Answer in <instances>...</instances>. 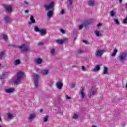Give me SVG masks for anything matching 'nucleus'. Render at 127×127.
Returning <instances> with one entry per match:
<instances>
[{
    "instance_id": "nucleus-1",
    "label": "nucleus",
    "mask_w": 127,
    "mask_h": 127,
    "mask_svg": "<svg viewBox=\"0 0 127 127\" xmlns=\"http://www.w3.org/2000/svg\"><path fill=\"white\" fill-rule=\"evenodd\" d=\"M3 7L6 12L11 13V11H12V7L11 5L8 6L7 5L4 4L3 5Z\"/></svg>"
},
{
    "instance_id": "nucleus-2",
    "label": "nucleus",
    "mask_w": 127,
    "mask_h": 127,
    "mask_svg": "<svg viewBox=\"0 0 127 127\" xmlns=\"http://www.w3.org/2000/svg\"><path fill=\"white\" fill-rule=\"evenodd\" d=\"M33 77L35 86L36 88H38V79H39V75L37 74H34Z\"/></svg>"
},
{
    "instance_id": "nucleus-3",
    "label": "nucleus",
    "mask_w": 127,
    "mask_h": 127,
    "mask_svg": "<svg viewBox=\"0 0 127 127\" xmlns=\"http://www.w3.org/2000/svg\"><path fill=\"white\" fill-rule=\"evenodd\" d=\"M127 57V54L126 53H124L119 58L120 61H124L126 58Z\"/></svg>"
},
{
    "instance_id": "nucleus-4",
    "label": "nucleus",
    "mask_w": 127,
    "mask_h": 127,
    "mask_svg": "<svg viewBox=\"0 0 127 127\" xmlns=\"http://www.w3.org/2000/svg\"><path fill=\"white\" fill-rule=\"evenodd\" d=\"M56 87L57 89H59V90H61L63 87V83H62L61 81H58L56 83Z\"/></svg>"
},
{
    "instance_id": "nucleus-5",
    "label": "nucleus",
    "mask_w": 127,
    "mask_h": 127,
    "mask_svg": "<svg viewBox=\"0 0 127 127\" xmlns=\"http://www.w3.org/2000/svg\"><path fill=\"white\" fill-rule=\"evenodd\" d=\"M19 48L22 49V51H28L29 50V48L26 47L25 44H23L19 46Z\"/></svg>"
},
{
    "instance_id": "nucleus-6",
    "label": "nucleus",
    "mask_w": 127,
    "mask_h": 127,
    "mask_svg": "<svg viewBox=\"0 0 127 127\" xmlns=\"http://www.w3.org/2000/svg\"><path fill=\"white\" fill-rule=\"evenodd\" d=\"M80 96L81 99H85L86 94H85V88L84 87L80 89Z\"/></svg>"
},
{
    "instance_id": "nucleus-7",
    "label": "nucleus",
    "mask_w": 127,
    "mask_h": 127,
    "mask_svg": "<svg viewBox=\"0 0 127 127\" xmlns=\"http://www.w3.org/2000/svg\"><path fill=\"white\" fill-rule=\"evenodd\" d=\"M54 6L53 2H51L49 5H45L44 7L46 8V10H48V9H50L52 8Z\"/></svg>"
},
{
    "instance_id": "nucleus-8",
    "label": "nucleus",
    "mask_w": 127,
    "mask_h": 127,
    "mask_svg": "<svg viewBox=\"0 0 127 127\" xmlns=\"http://www.w3.org/2000/svg\"><path fill=\"white\" fill-rule=\"evenodd\" d=\"M104 53V51L102 50H98L95 52L96 56H98V57H101L102 55Z\"/></svg>"
},
{
    "instance_id": "nucleus-9",
    "label": "nucleus",
    "mask_w": 127,
    "mask_h": 127,
    "mask_svg": "<svg viewBox=\"0 0 127 127\" xmlns=\"http://www.w3.org/2000/svg\"><path fill=\"white\" fill-rule=\"evenodd\" d=\"M30 20L31 21L28 22V25H30L31 24H32V23H35V22H36L35 19H34V17H33V16H30Z\"/></svg>"
},
{
    "instance_id": "nucleus-10",
    "label": "nucleus",
    "mask_w": 127,
    "mask_h": 127,
    "mask_svg": "<svg viewBox=\"0 0 127 127\" xmlns=\"http://www.w3.org/2000/svg\"><path fill=\"white\" fill-rule=\"evenodd\" d=\"M97 94V90H91V92L88 93L89 98H91L92 96H95Z\"/></svg>"
},
{
    "instance_id": "nucleus-11",
    "label": "nucleus",
    "mask_w": 127,
    "mask_h": 127,
    "mask_svg": "<svg viewBox=\"0 0 127 127\" xmlns=\"http://www.w3.org/2000/svg\"><path fill=\"white\" fill-rule=\"evenodd\" d=\"M14 91H15L14 88H8L5 90V92L7 94H11V93H13Z\"/></svg>"
},
{
    "instance_id": "nucleus-12",
    "label": "nucleus",
    "mask_w": 127,
    "mask_h": 127,
    "mask_svg": "<svg viewBox=\"0 0 127 127\" xmlns=\"http://www.w3.org/2000/svg\"><path fill=\"white\" fill-rule=\"evenodd\" d=\"M67 41L66 39H62V40H57L56 41L59 43V44H63L64 42H66Z\"/></svg>"
},
{
    "instance_id": "nucleus-13",
    "label": "nucleus",
    "mask_w": 127,
    "mask_h": 127,
    "mask_svg": "<svg viewBox=\"0 0 127 127\" xmlns=\"http://www.w3.org/2000/svg\"><path fill=\"white\" fill-rule=\"evenodd\" d=\"M40 34L41 35H45L46 34V30L45 29H40Z\"/></svg>"
},
{
    "instance_id": "nucleus-14",
    "label": "nucleus",
    "mask_w": 127,
    "mask_h": 127,
    "mask_svg": "<svg viewBox=\"0 0 127 127\" xmlns=\"http://www.w3.org/2000/svg\"><path fill=\"white\" fill-rule=\"evenodd\" d=\"M7 77V73H5L0 76V80H4V79H6Z\"/></svg>"
},
{
    "instance_id": "nucleus-15",
    "label": "nucleus",
    "mask_w": 127,
    "mask_h": 127,
    "mask_svg": "<svg viewBox=\"0 0 127 127\" xmlns=\"http://www.w3.org/2000/svg\"><path fill=\"white\" fill-rule=\"evenodd\" d=\"M95 1L94 0H90L88 1V5L89 6H94L95 5Z\"/></svg>"
},
{
    "instance_id": "nucleus-16",
    "label": "nucleus",
    "mask_w": 127,
    "mask_h": 127,
    "mask_svg": "<svg viewBox=\"0 0 127 127\" xmlns=\"http://www.w3.org/2000/svg\"><path fill=\"white\" fill-rule=\"evenodd\" d=\"M101 70V67H100V65H97L93 70V72H98V71H100Z\"/></svg>"
},
{
    "instance_id": "nucleus-17",
    "label": "nucleus",
    "mask_w": 127,
    "mask_h": 127,
    "mask_svg": "<svg viewBox=\"0 0 127 127\" xmlns=\"http://www.w3.org/2000/svg\"><path fill=\"white\" fill-rule=\"evenodd\" d=\"M53 15V11L50 10L47 13L48 17H49V18H50V17H52Z\"/></svg>"
},
{
    "instance_id": "nucleus-18",
    "label": "nucleus",
    "mask_w": 127,
    "mask_h": 127,
    "mask_svg": "<svg viewBox=\"0 0 127 127\" xmlns=\"http://www.w3.org/2000/svg\"><path fill=\"white\" fill-rule=\"evenodd\" d=\"M22 77H23V72H18V74H17V78H18V79H19L20 80H21V78H22Z\"/></svg>"
},
{
    "instance_id": "nucleus-19",
    "label": "nucleus",
    "mask_w": 127,
    "mask_h": 127,
    "mask_svg": "<svg viewBox=\"0 0 127 127\" xmlns=\"http://www.w3.org/2000/svg\"><path fill=\"white\" fill-rule=\"evenodd\" d=\"M4 20L7 23L10 22V18L8 16H5L4 18Z\"/></svg>"
},
{
    "instance_id": "nucleus-20",
    "label": "nucleus",
    "mask_w": 127,
    "mask_h": 127,
    "mask_svg": "<svg viewBox=\"0 0 127 127\" xmlns=\"http://www.w3.org/2000/svg\"><path fill=\"white\" fill-rule=\"evenodd\" d=\"M117 52H118V50L117 49H115L113 50L112 52L111 56L112 57H114V56H116V54H117Z\"/></svg>"
},
{
    "instance_id": "nucleus-21",
    "label": "nucleus",
    "mask_w": 127,
    "mask_h": 127,
    "mask_svg": "<svg viewBox=\"0 0 127 127\" xmlns=\"http://www.w3.org/2000/svg\"><path fill=\"white\" fill-rule=\"evenodd\" d=\"M41 74L43 76L48 74V70H43L41 71Z\"/></svg>"
},
{
    "instance_id": "nucleus-22",
    "label": "nucleus",
    "mask_w": 127,
    "mask_h": 127,
    "mask_svg": "<svg viewBox=\"0 0 127 127\" xmlns=\"http://www.w3.org/2000/svg\"><path fill=\"white\" fill-rule=\"evenodd\" d=\"M13 84L17 85L19 83H20V79L17 77V79L13 81Z\"/></svg>"
},
{
    "instance_id": "nucleus-23",
    "label": "nucleus",
    "mask_w": 127,
    "mask_h": 127,
    "mask_svg": "<svg viewBox=\"0 0 127 127\" xmlns=\"http://www.w3.org/2000/svg\"><path fill=\"white\" fill-rule=\"evenodd\" d=\"M7 118L9 120H11L12 119V118H13V115L11 113H7Z\"/></svg>"
},
{
    "instance_id": "nucleus-24",
    "label": "nucleus",
    "mask_w": 127,
    "mask_h": 127,
    "mask_svg": "<svg viewBox=\"0 0 127 127\" xmlns=\"http://www.w3.org/2000/svg\"><path fill=\"white\" fill-rule=\"evenodd\" d=\"M36 62L38 64H41V63H42V59H41L40 58L36 59Z\"/></svg>"
},
{
    "instance_id": "nucleus-25",
    "label": "nucleus",
    "mask_w": 127,
    "mask_h": 127,
    "mask_svg": "<svg viewBox=\"0 0 127 127\" xmlns=\"http://www.w3.org/2000/svg\"><path fill=\"white\" fill-rule=\"evenodd\" d=\"M110 14V16H111V17H114V16H115V15L116 14V12H115V11L114 10H112L109 12Z\"/></svg>"
},
{
    "instance_id": "nucleus-26",
    "label": "nucleus",
    "mask_w": 127,
    "mask_h": 127,
    "mask_svg": "<svg viewBox=\"0 0 127 127\" xmlns=\"http://www.w3.org/2000/svg\"><path fill=\"white\" fill-rule=\"evenodd\" d=\"M103 74L104 75H106V74H108V68L106 66H104V67Z\"/></svg>"
},
{
    "instance_id": "nucleus-27",
    "label": "nucleus",
    "mask_w": 127,
    "mask_h": 127,
    "mask_svg": "<svg viewBox=\"0 0 127 127\" xmlns=\"http://www.w3.org/2000/svg\"><path fill=\"white\" fill-rule=\"evenodd\" d=\"M20 64V60H16L14 62V65L15 66H17V65H19Z\"/></svg>"
},
{
    "instance_id": "nucleus-28",
    "label": "nucleus",
    "mask_w": 127,
    "mask_h": 127,
    "mask_svg": "<svg viewBox=\"0 0 127 127\" xmlns=\"http://www.w3.org/2000/svg\"><path fill=\"white\" fill-rule=\"evenodd\" d=\"M35 118V115L34 114L30 115V116L28 118L29 120H32Z\"/></svg>"
},
{
    "instance_id": "nucleus-29",
    "label": "nucleus",
    "mask_w": 127,
    "mask_h": 127,
    "mask_svg": "<svg viewBox=\"0 0 127 127\" xmlns=\"http://www.w3.org/2000/svg\"><path fill=\"white\" fill-rule=\"evenodd\" d=\"M95 33L96 36H98V37L102 35V34H100V31L98 30L95 31Z\"/></svg>"
},
{
    "instance_id": "nucleus-30",
    "label": "nucleus",
    "mask_w": 127,
    "mask_h": 127,
    "mask_svg": "<svg viewBox=\"0 0 127 127\" xmlns=\"http://www.w3.org/2000/svg\"><path fill=\"white\" fill-rule=\"evenodd\" d=\"M34 31H35L36 32H40V29H39V28H38V27L37 26L34 27Z\"/></svg>"
},
{
    "instance_id": "nucleus-31",
    "label": "nucleus",
    "mask_w": 127,
    "mask_h": 127,
    "mask_svg": "<svg viewBox=\"0 0 127 127\" xmlns=\"http://www.w3.org/2000/svg\"><path fill=\"white\" fill-rule=\"evenodd\" d=\"M4 53L5 52L3 51H2L0 53V59H2V57L4 56Z\"/></svg>"
},
{
    "instance_id": "nucleus-32",
    "label": "nucleus",
    "mask_w": 127,
    "mask_h": 127,
    "mask_svg": "<svg viewBox=\"0 0 127 127\" xmlns=\"http://www.w3.org/2000/svg\"><path fill=\"white\" fill-rule=\"evenodd\" d=\"M114 21L115 23H116V24H117V25H120V21H119V20H118L117 19H114Z\"/></svg>"
},
{
    "instance_id": "nucleus-33",
    "label": "nucleus",
    "mask_w": 127,
    "mask_h": 127,
    "mask_svg": "<svg viewBox=\"0 0 127 127\" xmlns=\"http://www.w3.org/2000/svg\"><path fill=\"white\" fill-rule=\"evenodd\" d=\"M60 32L63 34H65V33H66V31L63 29H60Z\"/></svg>"
},
{
    "instance_id": "nucleus-34",
    "label": "nucleus",
    "mask_w": 127,
    "mask_h": 127,
    "mask_svg": "<svg viewBox=\"0 0 127 127\" xmlns=\"http://www.w3.org/2000/svg\"><path fill=\"white\" fill-rule=\"evenodd\" d=\"M2 36H3V38L4 39H5V40L6 41H7V39H8V38H7V36L6 35H5V34H3V35H2Z\"/></svg>"
},
{
    "instance_id": "nucleus-35",
    "label": "nucleus",
    "mask_w": 127,
    "mask_h": 127,
    "mask_svg": "<svg viewBox=\"0 0 127 127\" xmlns=\"http://www.w3.org/2000/svg\"><path fill=\"white\" fill-rule=\"evenodd\" d=\"M48 121V115H47L46 117H44V122H46Z\"/></svg>"
},
{
    "instance_id": "nucleus-36",
    "label": "nucleus",
    "mask_w": 127,
    "mask_h": 127,
    "mask_svg": "<svg viewBox=\"0 0 127 127\" xmlns=\"http://www.w3.org/2000/svg\"><path fill=\"white\" fill-rule=\"evenodd\" d=\"M55 53V50L54 49H52L51 50V54L52 55H54V54Z\"/></svg>"
},
{
    "instance_id": "nucleus-37",
    "label": "nucleus",
    "mask_w": 127,
    "mask_h": 127,
    "mask_svg": "<svg viewBox=\"0 0 127 127\" xmlns=\"http://www.w3.org/2000/svg\"><path fill=\"white\" fill-rule=\"evenodd\" d=\"M78 118H79V115H78V114H76L74 115L73 117V118L74 119H78Z\"/></svg>"
},
{
    "instance_id": "nucleus-38",
    "label": "nucleus",
    "mask_w": 127,
    "mask_h": 127,
    "mask_svg": "<svg viewBox=\"0 0 127 127\" xmlns=\"http://www.w3.org/2000/svg\"><path fill=\"white\" fill-rule=\"evenodd\" d=\"M9 46H10L11 47H17V46L11 44H9Z\"/></svg>"
},
{
    "instance_id": "nucleus-39",
    "label": "nucleus",
    "mask_w": 127,
    "mask_h": 127,
    "mask_svg": "<svg viewBox=\"0 0 127 127\" xmlns=\"http://www.w3.org/2000/svg\"><path fill=\"white\" fill-rule=\"evenodd\" d=\"M83 27H84V25H80L78 26V28H79V29H80V30L82 29Z\"/></svg>"
},
{
    "instance_id": "nucleus-40",
    "label": "nucleus",
    "mask_w": 127,
    "mask_h": 127,
    "mask_svg": "<svg viewBox=\"0 0 127 127\" xmlns=\"http://www.w3.org/2000/svg\"><path fill=\"white\" fill-rule=\"evenodd\" d=\"M77 53L78 54H81V53H83V51H82V50H78Z\"/></svg>"
},
{
    "instance_id": "nucleus-41",
    "label": "nucleus",
    "mask_w": 127,
    "mask_h": 127,
    "mask_svg": "<svg viewBox=\"0 0 127 127\" xmlns=\"http://www.w3.org/2000/svg\"><path fill=\"white\" fill-rule=\"evenodd\" d=\"M127 23V17L124 19L123 23Z\"/></svg>"
},
{
    "instance_id": "nucleus-42",
    "label": "nucleus",
    "mask_w": 127,
    "mask_h": 127,
    "mask_svg": "<svg viewBox=\"0 0 127 127\" xmlns=\"http://www.w3.org/2000/svg\"><path fill=\"white\" fill-rule=\"evenodd\" d=\"M75 86H76V83H72V84H71V87L72 88H75Z\"/></svg>"
},
{
    "instance_id": "nucleus-43",
    "label": "nucleus",
    "mask_w": 127,
    "mask_h": 127,
    "mask_svg": "<svg viewBox=\"0 0 127 127\" xmlns=\"http://www.w3.org/2000/svg\"><path fill=\"white\" fill-rule=\"evenodd\" d=\"M64 13H65V10H64V9H62V11H61V14L63 15L64 14Z\"/></svg>"
},
{
    "instance_id": "nucleus-44",
    "label": "nucleus",
    "mask_w": 127,
    "mask_h": 127,
    "mask_svg": "<svg viewBox=\"0 0 127 127\" xmlns=\"http://www.w3.org/2000/svg\"><path fill=\"white\" fill-rule=\"evenodd\" d=\"M68 0L70 5H72V4H73V0Z\"/></svg>"
},
{
    "instance_id": "nucleus-45",
    "label": "nucleus",
    "mask_w": 127,
    "mask_h": 127,
    "mask_svg": "<svg viewBox=\"0 0 127 127\" xmlns=\"http://www.w3.org/2000/svg\"><path fill=\"white\" fill-rule=\"evenodd\" d=\"M66 99L67 100H70L71 98L70 97V96H69L68 95H66Z\"/></svg>"
},
{
    "instance_id": "nucleus-46",
    "label": "nucleus",
    "mask_w": 127,
    "mask_h": 127,
    "mask_svg": "<svg viewBox=\"0 0 127 127\" xmlns=\"http://www.w3.org/2000/svg\"><path fill=\"white\" fill-rule=\"evenodd\" d=\"M83 42H84V43H85V44H88V41L87 40H83Z\"/></svg>"
},
{
    "instance_id": "nucleus-47",
    "label": "nucleus",
    "mask_w": 127,
    "mask_h": 127,
    "mask_svg": "<svg viewBox=\"0 0 127 127\" xmlns=\"http://www.w3.org/2000/svg\"><path fill=\"white\" fill-rule=\"evenodd\" d=\"M98 27H100V26H102V23H99L97 24Z\"/></svg>"
},
{
    "instance_id": "nucleus-48",
    "label": "nucleus",
    "mask_w": 127,
    "mask_h": 127,
    "mask_svg": "<svg viewBox=\"0 0 127 127\" xmlns=\"http://www.w3.org/2000/svg\"><path fill=\"white\" fill-rule=\"evenodd\" d=\"M43 44H44L42 42H40V43H38V45H39L40 46L43 45Z\"/></svg>"
},
{
    "instance_id": "nucleus-49",
    "label": "nucleus",
    "mask_w": 127,
    "mask_h": 127,
    "mask_svg": "<svg viewBox=\"0 0 127 127\" xmlns=\"http://www.w3.org/2000/svg\"><path fill=\"white\" fill-rule=\"evenodd\" d=\"M82 69L83 71H85L86 70V68H85V66H82Z\"/></svg>"
},
{
    "instance_id": "nucleus-50",
    "label": "nucleus",
    "mask_w": 127,
    "mask_h": 127,
    "mask_svg": "<svg viewBox=\"0 0 127 127\" xmlns=\"http://www.w3.org/2000/svg\"><path fill=\"white\" fill-rule=\"evenodd\" d=\"M24 3H25V4H27V5H28V4H29V3H28L27 1H24Z\"/></svg>"
},
{
    "instance_id": "nucleus-51",
    "label": "nucleus",
    "mask_w": 127,
    "mask_h": 127,
    "mask_svg": "<svg viewBox=\"0 0 127 127\" xmlns=\"http://www.w3.org/2000/svg\"><path fill=\"white\" fill-rule=\"evenodd\" d=\"M25 13H28V12H29L28 10H25Z\"/></svg>"
},
{
    "instance_id": "nucleus-52",
    "label": "nucleus",
    "mask_w": 127,
    "mask_h": 127,
    "mask_svg": "<svg viewBox=\"0 0 127 127\" xmlns=\"http://www.w3.org/2000/svg\"><path fill=\"white\" fill-rule=\"evenodd\" d=\"M119 0V3H122V1H123V0Z\"/></svg>"
},
{
    "instance_id": "nucleus-53",
    "label": "nucleus",
    "mask_w": 127,
    "mask_h": 127,
    "mask_svg": "<svg viewBox=\"0 0 127 127\" xmlns=\"http://www.w3.org/2000/svg\"><path fill=\"white\" fill-rule=\"evenodd\" d=\"M43 110L40 109V113H43Z\"/></svg>"
},
{
    "instance_id": "nucleus-54",
    "label": "nucleus",
    "mask_w": 127,
    "mask_h": 127,
    "mask_svg": "<svg viewBox=\"0 0 127 127\" xmlns=\"http://www.w3.org/2000/svg\"><path fill=\"white\" fill-rule=\"evenodd\" d=\"M0 127H3V126H2L1 125H0Z\"/></svg>"
},
{
    "instance_id": "nucleus-55",
    "label": "nucleus",
    "mask_w": 127,
    "mask_h": 127,
    "mask_svg": "<svg viewBox=\"0 0 127 127\" xmlns=\"http://www.w3.org/2000/svg\"><path fill=\"white\" fill-rule=\"evenodd\" d=\"M92 127H97V126H92Z\"/></svg>"
},
{
    "instance_id": "nucleus-56",
    "label": "nucleus",
    "mask_w": 127,
    "mask_h": 127,
    "mask_svg": "<svg viewBox=\"0 0 127 127\" xmlns=\"http://www.w3.org/2000/svg\"><path fill=\"white\" fill-rule=\"evenodd\" d=\"M0 66H1V64L0 63Z\"/></svg>"
}]
</instances>
